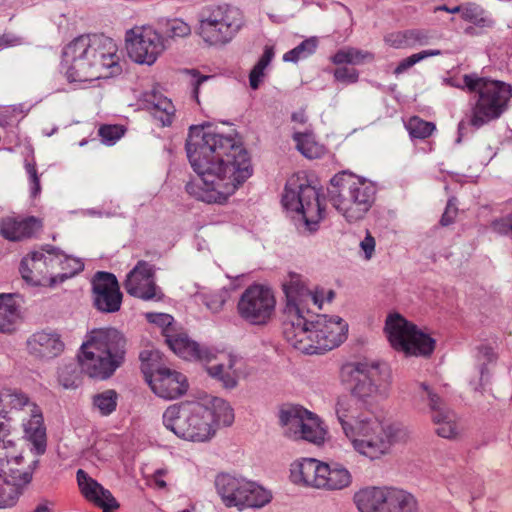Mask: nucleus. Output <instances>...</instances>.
<instances>
[{
    "mask_svg": "<svg viewBox=\"0 0 512 512\" xmlns=\"http://www.w3.org/2000/svg\"><path fill=\"white\" fill-rule=\"evenodd\" d=\"M144 106L163 126L171 125L176 109L172 101L165 97L158 88H153L143 94Z\"/></svg>",
    "mask_w": 512,
    "mask_h": 512,
    "instance_id": "obj_23",
    "label": "nucleus"
},
{
    "mask_svg": "<svg viewBox=\"0 0 512 512\" xmlns=\"http://www.w3.org/2000/svg\"><path fill=\"white\" fill-rule=\"evenodd\" d=\"M186 73L191 77V84L193 86V95H194V98L196 99V101L198 102L199 90H200L201 83L212 78V76L201 74L200 71H198L197 69H189L186 71Z\"/></svg>",
    "mask_w": 512,
    "mask_h": 512,
    "instance_id": "obj_56",
    "label": "nucleus"
},
{
    "mask_svg": "<svg viewBox=\"0 0 512 512\" xmlns=\"http://www.w3.org/2000/svg\"><path fill=\"white\" fill-rule=\"evenodd\" d=\"M464 83L470 92L478 95L470 119L471 125L477 128L500 117L512 98V86L502 81L465 76Z\"/></svg>",
    "mask_w": 512,
    "mask_h": 512,
    "instance_id": "obj_7",
    "label": "nucleus"
},
{
    "mask_svg": "<svg viewBox=\"0 0 512 512\" xmlns=\"http://www.w3.org/2000/svg\"><path fill=\"white\" fill-rule=\"evenodd\" d=\"M227 297V291L223 289H217L205 294L204 301L210 310L213 312H218L223 308Z\"/></svg>",
    "mask_w": 512,
    "mask_h": 512,
    "instance_id": "obj_50",
    "label": "nucleus"
},
{
    "mask_svg": "<svg viewBox=\"0 0 512 512\" xmlns=\"http://www.w3.org/2000/svg\"><path fill=\"white\" fill-rule=\"evenodd\" d=\"M441 54V51L439 49H429V50H423L421 52L412 54L404 59H402L398 65L394 69L395 75H400L413 67L416 63L420 62L421 60L432 57V56H438Z\"/></svg>",
    "mask_w": 512,
    "mask_h": 512,
    "instance_id": "obj_47",
    "label": "nucleus"
},
{
    "mask_svg": "<svg viewBox=\"0 0 512 512\" xmlns=\"http://www.w3.org/2000/svg\"><path fill=\"white\" fill-rule=\"evenodd\" d=\"M26 169L33 183L32 194L36 196L40 192V182L34 164H27Z\"/></svg>",
    "mask_w": 512,
    "mask_h": 512,
    "instance_id": "obj_63",
    "label": "nucleus"
},
{
    "mask_svg": "<svg viewBox=\"0 0 512 512\" xmlns=\"http://www.w3.org/2000/svg\"><path fill=\"white\" fill-rule=\"evenodd\" d=\"M77 482L85 499L101 508L103 512L119 508L120 505L112 494L82 469L77 471Z\"/></svg>",
    "mask_w": 512,
    "mask_h": 512,
    "instance_id": "obj_20",
    "label": "nucleus"
},
{
    "mask_svg": "<svg viewBox=\"0 0 512 512\" xmlns=\"http://www.w3.org/2000/svg\"><path fill=\"white\" fill-rule=\"evenodd\" d=\"M352 477L350 472L340 466L330 467L327 464V471L324 473V481L321 488L328 490H341L350 485Z\"/></svg>",
    "mask_w": 512,
    "mask_h": 512,
    "instance_id": "obj_40",
    "label": "nucleus"
},
{
    "mask_svg": "<svg viewBox=\"0 0 512 512\" xmlns=\"http://www.w3.org/2000/svg\"><path fill=\"white\" fill-rule=\"evenodd\" d=\"M406 38L408 42L412 43L410 47L424 45L428 41L427 34L421 30H406Z\"/></svg>",
    "mask_w": 512,
    "mask_h": 512,
    "instance_id": "obj_59",
    "label": "nucleus"
},
{
    "mask_svg": "<svg viewBox=\"0 0 512 512\" xmlns=\"http://www.w3.org/2000/svg\"><path fill=\"white\" fill-rule=\"evenodd\" d=\"M383 512H417V503L410 494L390 489Z\"/></svg>",
    "mask_w": 512,
    "mask_h": 512,
    "instance_id": "obj_35",
    "label": "nucleus"
},
{
    "mask_svg": "<svg viewBox=\"0 0 512 512\" xmlns=\"http://www.w3.org/2000/svg\"><path fill=\"white\" fill-rule=\"evenodd\" d=\"M127 128L121 124H101L98 128V135L106 145H112L124 136Z\"/></svg>",
    "mask_w": 512,
    "mask_h": 512,
    "instance_id": "obj_46",
    "label": "nucleus"
},
{
    "mask_svg": "<svg viewBox=\"0 0 512 512\" xmlns=\"http://www.w3.org/2000/svg\"><path fill=\"white\" fill-rule=\"evenodd\" d=\"M128 294L144 300L156 297L157 287L154 280V268L146 261H139L128 273L124 281Z\"/></svg>",
    "mask_w": 512,
    "mask_h": 512,
    "instance_id": "obj_18",
    "label": "nucleus"
},
{
    "mask_svg": "<svg viewBox=\"0 0 512 512\" xmlns=\"http://www.w3.org/2000/svg\"><path fill=\"white\" fill-rule=\"evenodd\" d=\"M53 249L46 248L27 254L21 261L22 278L35 286L50 287L55 284Z\"/></svg>",
    "mask_w": 512,
    "mask_h": 512,
    "instance_id": "obj_13",
    "label": "nucleus"
},
{
    "mask_svg": "<svg viewBox=\"0 0 512 512\" xmlns=\"http://www.w3.org/2000/svg\"><path fill=\"white\" fill-rule=\"evenodd\" d=\"M41 219L28 216H8L0 223L2 236L10 241H22L34 237L42 229Z\"/></svg>",
    "mask_w": 512,
    "mask_h": 512,
    "instance_id": "obj_21",
    "label": "nucleus"
},
{
    "mask_svg": "<svg viewBox=\"0 0 512 512\" xmlns=\"http://www.w3.org/2000/svg\"><path fill=\"white\" fill-rule=\"evenodd\" d=\"M277 299L271 287L253 283L240 295L237 303L239 317L251 325L263 326L276 315Z\"/></svg>",
    "mask_w": 512,
    "mask_h": 512,
    "instance_id": "obj_9",
    "label": "nucleus"
},
{
    "mask_svg": "<svg viewBox=\"0 0 512 512\" xmlns=\"http://www.w3.org/2000/svg\"><path fill=\"white\" fill-rule=\"evenodd\" d=\"M298 180V176H292L289 179L282 198L283 205L287 209L297 212L300 209L302 203V200H300V186L298 187V191L295 189Z\"/></svg>",
    "mask_w": 512,
    "mask_h": 512,
    "instance_id": "obj_45",
    "label": "nucleus"
},
{
    "mask_svg": "<svg viewBox=\"0 0 512 512\" xmlns=\"http://www.w3.org/2000/svg\"><path fill=\"white\" fill-rule=\"evenodd\" d=\"M21 318L20 305L13 294H0V333H12Z\"/></svg>",
    "mask_w": 512,
    "mask_h": 512,
    "instance_id": "obj_28",
    "label": "nucleus"
},
{
    "mask_svg": "<svg viewBox=\"0 0 512 512\" xmlns=\"http://www.w3.org/2000/svg\"><path fill=\"white\" fill-rule=\"evenodd\" d=\"M406 128L412 138L425 139L432 135L436 126L433 122L412 116L407 121Z\"/></svg>",
    "mask_w": 512,
    "mask_h": 512,
    "instance_id": "obj_44",
    "label": "nucleus"
},
{
    "mask_svg": "<svg viewBox=\"0 0 512 512\" xmlns=\"http://www.w3.org/2000/svg\"><path fill=\"white\" fill-rule=\"evenodd\" d=\"M300 200H302V203L298 212L302 214L306 227L313 231L323 218L324 212L319 193L314 187L301 184Z\"/></svg>",
    "mask_w": 512,
    "mask_h": 512,
    "instance_id": "obj_22",
    "label": "nucleus"
},
{
    "mask_svg": "<svg viewBox=\"0 0 512 512\" xmlns=\"http://www.w3.org/2000/svg\"><path fill=\"white\" fill-rule=\"evenodd\" d=\"M239 28L240 23L200 21L199 33L210 45H221L228 42Z\"/></svg>",
    "mask_w": 512,
    "mask_h": 512,
    "instance_id": "obj_26",
    "label": "nucleus"
},
{
    "mask_svg": "<svg viewBox=\"0 0 512 512\" xmlns=\"http://www.w3.org/2000/svg\"><path fill=\"white\" fill-rule=\"evenodd\" d=\"M70 375V370L68 369V367H66L65 369H63L60 373V381L62 382L63 386L65 388H71V387H75L76 386V383H75V379L77 378L76 376L74 377V379H70L68 376Z\"/></svg>",
    "mask_w": 512,
    "mask_h": 512,
    "instance_id": "obj_64",
    "label": "nucleus"
},
{
    "mask_svg": "<svg viewBox=\"0 0 512 512\" xmlns=\"http://www.w3.org/2000/svg\"><path fill=\"white\" fill-rule=\"evenodd\" d=\"M333 186L352 197L364 207L371 208L375 200L374 185L351 173H341L332 179Z\"/></svg>",
    "mask_w": 512,
    "mask_h": 512,
    "instance_id": "obj_19",
    "label": "nucleus"
},
{
    "mask_svg": "<svg viewBox=\"0 0 512 512\" xmlns=\"http://www.w3.org/2000/svg\"><path fill=\"white\" fill-rule=\"evenodd\" d=\"M385 42L394 48H403L411 46V42L407 41L406 31H398L388 34L385 37Z\"/></svg>",
    "mask_w": 512,
    "mask_h": 512,
    "instance_id": "obj_57",
    "label": "nucleus"
},
{
    "mask_svg": "<svg viewBox=\"0 0 512 512\" xmlns=\"http://www.w3.org/2000/svg\"><path fill=\"white\" fill-rule=\"evenodd\" d=\"M376 240L369 230H366L364 239L360 242V248L364 253V258L370 260L374 254Z\"/></svg>",
    "mask_w": 512,
    "mask_h": 512,
    "instance_id": "obj_58",
    "label": "nucleus"
},
{
    "mask_svg": "<svg viewBox=\"0 0 512 512\" xmlns=\"http://www.w3.org/2000/svg\"><path fill=\"white\" fill-rule=\"evenodd\" d=\"M391 346L406 356L427 357L435 349V340L398 313L390 314L384 328Z\"/></svg>",
    "mask_w": 512,
    "mask_h": 512,
    "instance_id": "obj_8",
    "label": "nucleus"
},
{
    "mask_svg": "<svg viewBox=\"0 0 512 512\" xmlns=\"http://www.w3.org/2000/svg\"><path fill=\"white\" fill-rule=\"evenodd\" d=\"M94 304L102 312H117L122 303V293L116 277L107 272H98L93 280Z\"/></svg>",
    "mask_w": 512,
    "mask_h": 512,
    "instance_id": "obj_16",
    "label": "nucleus"
},
{
    "mask_svg": "<svg viewBox=\"0 0 512 512\" xmlns=\"http://www.w3.org/2000/svg\"><path fill=\"white\" fill-rule=\"evenodd\" d=\"M126 341L115 328H97L88 332L78 354L81 372L90 378H110L125 359Z\"/></svg>",
    "mask_w": 512,
    "mask_h": 512,
    "instance_id": "obj_5",
    "label": "nucleus"
},
{
    "mask_svg": "<svg viewBox=\"0 0 512 512\" xmlns=\"http://www.w3.org/2000/svg\"><path fill=\"white\" fill-rule=\"evenodd\" d=\"M140 370L146 383L154 377V374L163 371L165 365L164 355L157 349L145 348L139 353Z\"/></svg>",
    "mask_w": 512,
    "mask_h": 512,
    "instance_id": "obj_33",
    "label": "nucleus"
},
{
    "mask_svg": "<svg viewBox=\"0 0 512 512\" xmlns=\"http://www.w3.org/2000/svg\"><path fill=\"white\" fill-rule=\"evenodd\" d=\"M204 362L208 373L220 381L226 387H234L238 379L245 374V362L225 352L209 350Z\"/></svg>",
    "mask_w": 512,
    "mask_h": 512,
    "instance_id": "obj_14",
    "label": "nucleus"
},
{
    "mask_svg": "<svg viewBox=\"0 0 512 512\" xmlns=\"http://www.w3.org/2000/svg\"><path fill=\"white\" fill-rule=\"evenodd\" d=\"M274 57V48L265 46L264 52L249 73V85L253 90L259 88L265 77V70Z\"/></svg>",
    "mask_w": 512,
    "mask_h": 512,
    "instance_id": "obj_42",
    "label": "nucleus"
},
{
    "mask_svg": "<svg viewBox=\"0 0 512 512\" xmlns=\"http://www.w3.org/2000/svg\"><path fill=\"white\" fill-rule=\"evenodd\" d=\"M169 347L180 357L187 360H199L204 362L210 349L202 347L197 342L191 340L186 334L178 333L167 336Z\"/></svg>",
    "mask_w": 512,
    "mask_h": 512,
    "instance_id": "obj_25",
    "label": "nucleus"
},
{
    "mask_svg": "<svg viewBox=\"0 0 512 512\" xmlns=\"http://www.w3.org/2000/svg\"><path fill=\"white\" fill-rule=\"evenodd\" d=\"M3 396L6 409H22L24 406H31L29 398L21 392L6 391Z\"/></svg>",
    "mask_w": 512,
    "mask_h": 512,
    "instance_id": "obj_52",
    "label": "nucleus"
},
{
    "mask_svg": "<svg viewBox=\"0 0 512 512\" xmlns=\"http://www.w3.org/2000/svg\"><path fill=\"white\" fill-rule=\"evenodd\" d=\"M118 47L103 35H81L66 45L62 63L70 81H92L109 76L108 69L118 65Z\"/></svg>",
    "mask_w": 512,
    "mask_h": 512,
    "instance_id": "obj_2",
    "label": "nucleus"
},
{
    "mask_svg": "<svg viewBox=\"0 0 512 512\" xmlns=\"http://www.w3.org/2000/svg\"><path fill=\"white\" fill-rule=\"evenodd\" d=\"M194 170L203 181V200L222 203L252 175L242 141L204 127H192L186 143Z\"/></svg>",
    "mask_w": 512,
    "mask_h": 512,
    "instance_id": "obj_1",
    "label": "nucleus"
},
{
    "mask_svg": "<svg viewBox=\"0 0 512 512\" xmlns=\"http://www.w3.org/2000/svg\"><path fill=\"white\" fill-rule=\"evenodd\" d=\"M217 488L227 505L262 507L270 502L271 494L263 487L230 476H222Z\"/></svg>",
    "mask_w": 512,
    "mask_h": 512,
    "instance_id": "obj_10",
    "label": "nucleus"
},
{
    "mask_svg": "<svg viewBox=\"0 0 512 512\" xmlns=\"http://www.w3.org/2000/svg\"><path fill=\"white\" fill-rule=\"evenodd\" d=\"M494 228L500 233L512 234V213L494 222Z\"/></svg>",
    "mask_w": 512,
    "mask_h": 512,
    "instance_id": "obj_62",
    "label": "nucleus"
},
{
    "mask_svg": "<svg viewBox=\"0 0 512 512\" xmlns=\"http://www.w3.org/2000/svg\"><path fill=\"white\" fill-rule=\"evenodd\" d=\"M457 214H458V209L455 207V205L449 203L446 206V209L441 217V220H440L441 225L448 226V225L452 224L455 221Z\"/></svg>",
    "mask_w": 512,
    "mask_h": 512,
    "instance_id": "obj_61",
    "label": "nucleus"
},
{
    "mask_svg": "<svg viewBox=\"0 0 512 512\" xmlns=\"http://www.w3.org/2000/svg\"><path fill=\"white\" fill-rule=\"evenodd\" d=\"M22 492L21 484H15L0 475V508L13 506Z\"/></svg>",
    "mask_w": 512,
    "mask_h": 512,
    "instance_id": "obj_43",
    "label": "nucleus"
},
{
    "mask_svg": "<svg viewBox=\"0 0 512 512\" xmlns=\"http://www.w3.org/2000/svg\"><path fill=\"white\" fill-rule=\"evenodd\" d=\"M117 394L113 390H107L94 397V405L103 415L110 414L116 408Z\"/></svg>",
    "mask_w": 512,
    "mask_h": 512,
    "instance_id": "obj_48",
    "label": "nucleus"
},
{
    "mask_svg": "<svg viewBox=\"0 0 512 512\" xmlns=\"http://www.w3.org/2000/svg\"><path fill=\"white\" fill-rule=\"evenodd\" d=\"M6 465L2 469L3 478L10 479L15 484H21L24 489L32 480V471L22 457L15 455L14 449L9 450V457L5 458Z\"/></svg>",
    "mask_w": 512,
    "mask_h": 512,
    "instance_id": "obj_27",
    "label": "nucleus"
},
{
    "mask_svg": "<svg viewBox=\"0 0 512 512\" xmlns=\"http://www.w3.org/2000/svg\"><path fill=\"white\" fill-rule=\"evenodd\" d=\"M52 249L53 256L55 257L53 260L54 264L52 266L55 274V284L62 282L83 270L84 264L80 259L68 256L58 249Z\"/></svg>",
    "mask_w": 512,
    "mask_h": 512,
    "instance_id": "obj_31",
    "label": "nucleus"
},
{
    "mask_svg": "<svg viewBox=\"0 0 512 512\" xmlns=\"http://www.w3.org/2000/svg\"><path fill=\"white\" fill-rule=\"evenodd\" d=\"M126 48L137 63L153 64L164 50L162 36L151 26H135L126 32Z\"/></svg>",
    "mask_w": 512,
    "mask_h": 512,
    "instance_id": "obj_11",
    "label": "nucleus"
},
{
    "mask_svg": "<svg viewBox=\"0 0 512 512\" xmlns=\"http://www.w3.org/2000/svg\"><path fill=\"white\" fill-rule=\"evenodd\" d=\"M334 79L338 82L353 84L359 79V72L352 67L339 66L333 71Z\"/></svg>",
    "mask_w": 512,
    "mask_h": 512,
    "instance_id": "obj_54",
    "label": "nucleus"
},
{
    "mask_svg": "<svg viewBox=\"0 0 512 512\" xmlns=\"http://www.w3.org/2000/svg\"><path fill=\"white\" fill-rule=\"evenodd\" d=\"M357 407L349 399L337 402V415L345 430H350L354 447L363 455L375 459L385 454L392 442L405 439L401 430L391 431L374 416H356Z\"/></svg>",
    "mask_w": 512,
    "mask_h": 512,
    "instance_id": "obj_6",
    "label": "nucleus"
},
{
    "mask_svg": "<svg viewBox=\"0 0 512 512\" xmlns=\"http://www.w3.org/2000/svg\"><path fill=\"white\" fill-rule=\"evenodd\" d=\"M421 387L429 399V406L433 413L432 420L437 426V435L447 439L457 438L461 433V427L455 413L447 409L444 401L433 393L428 386L422 384Z\"/></svg>",
    "mask_w": 512,
    "mask_h": 512,
    "instance_id": "obj_17",
    "label": "nucleus"
},
{
    "mask_svg": "<svg viewBox=\"0 0 512 512\" xmlns=\"http://www.w3.org/2000/svg\"><path fill=\"white\" fill-rule=\"evenodd\" d=\"M334 205L336 209L340 211L350 222L362 219L370 210L352 197L347 196L344 192H341L339 189L336 197L334 198Z\"/></svg>",
    "mask_w": 512,
    "mask_h": 512,
    "instance_id": "obj_34",
    "label": "nucleus"
},
{
    "mask_svg": "<svg viewBox=\"0 0 512 512\" xmlns=\"http://www.w3.org/2000/svg\"><path fill=\"white\" fill-rule=\"evenodd\" d=\"M293 138L299 152L308 159L320 158L326 152L325 146L317 141L312 133H295Z\"/></svg>",
    "mask_w": 512,
    "mask_h": 512,
    "instance_id": "obj_38",
    "label": "nucleus"
},
{
    "mask_svg": "<svg viewBox=\"0 0 512 512\" xmlns=\"http://www.w3.org/2000/svg\"><path fill=\"white\" fill-rule=\"evenodd\" d=\"M304 410L298 408L282 409L279 414L280 421L283 425L294 424L297 426L303 416Z\"/></svg>",
    "mask_w": 512,
    "mask_h": 512,
    "instance_id": "obj_55",
    "label": "nucleus"
},
{
    "mask_svg": "<svg viewBox=\"0 0 512 512\" xmlns=\"http://www.w3.org/2000/svg\"><path fill=\"white\" fill-rule=\"evenodd\" d=\"M9 436V426L0 421V463H2L5 458L9 457V450L14 449V442L9 439Z\"/></svg>",
    "mask_w": 512,
    "mask_h": 512,
    "instance_id": "obj_53",
    "label": "nucleus"
},
{
    "mask_svg": "<svg viewBox=\"0 0 512 512\" xmlns=\"http://www.w3.org/2000/svg\"><path fill=\"white\" fill-rule=\"evenodd\" d=\"M190 33V26L180 19H171L166 23L165 34L169 38H183L190 35Z\"/></svg>",
    "mask_w": 512,
    "mask_h": 512,
    "instance_id": "obj_49",
    "label": "nucleus"
},
{
    "mask_svg": "<svg viewBox=\"0 0 512 512\" xmlns=\"http://www.w3.org/2000/svg\"><path fill=\"white\" fill-rule=\"evenodd\" d=\"M27 349L32 355L51 358L63 351L64 344L59 335L41 331L33 334L29 338L27 341Z\"/></svg>",
    "mask_w": 512,
    "mask_h": 512,
    "instance_id": "obj_24",
    "label": "nucleus"
},
{
    "mask_svg": "<svg viewBox=\"0 0 512 512\" xmlns=\"http://www.w3.org/2000/svg\"><path fill=\"white\" fill-rule=\"evenodd\" d=\"M317 47V39L312 37L304 40L299 46L284 55L285 61H297L303 53H311Z\"/></svg>",
    "mask_w": 512,
    "mask_h": 512,
    "instance_id": "obj_51",
    "label": "nucleus"
},
{
    "mask_svg": "<svg viewBox=\"0 0 512 512\" xmlns=\"http://www.w3.org/2000/svg\"><path fill=\"white\" fill-rule=\"evenodd\" d=\"M373 54L362 51L355 47H344L337 50L331 57L330 61L337 67L355 65L363 63L365 60H372Z\"/></svg>",
    "mask_w": 512,
    "mask_h": 512,
    "instance_id": "obj_39",
    "label": "nucleus"
},
{
    "mask_svg": "<svg viewBox=\"0 0 512 512\" xmlns=\"http://www.w3.org/2000/svg\"><path fill=\"white\" fill-rule=\"evenodd\" d=\"M283 290L289 302L297 304L302 302V298L308 291L300 274L289 272L282 283Z\"/></svg>",
    "mask_w": 512,
    "mask_h": 512,
    "instance_id": "obj_41",
    "label": "nucleus"
},
{
    "mask_svg": "<svg viewBox=\"0 0 512 512\" xmlns=\"http://www.w3.org/2000/svg\"><path fill=\"white\" fill-rule=\"evenodd\" d=\"M390 489L366 488L355 494L354 500L361 512H383Z\"/></svg>",
    "mask_w": 512,
    "mask_h": 512,
    "instance_id": "obj_29",
    "label": "nucleus"
},
{
    "mask_svg": "<svg viewBox=\"0 0 512 512\" xmlns=\"http://www.w3.org/2000/svg\"><path fill=\"white\" fill-rule=\"evenodd\" d=\"M340 377L352 394L360 400L365 401L377 393V367L363 363H347L342 366Z\"/></svg>",
    "mask_w": 512,
    "mask_h": 512,
    "instance_id": "obj_12",
    "label": "nucleus"
},
{
    "mask_svg": "<svg viewBox=\"0 0 512 512\" xmlns=\"http://www.w3.org/2000/svg\"><path fill=\"white\" fill-rule=\"evenodd\" d=\"M347 324L339 317L322 316L308 323L299 308L289 307L283 323V334L295 349L317 354L338 347L346 338Z\"/></svg>",
    "mask_w": 512,
    "mask_h": 512,
    "instance_id": "obj_4",
    "label": "nucleus"
},
{
    "mask_svg": "<svg viewBox=\"0 0 512 512\" xmlns=\"http://www.w3.org/2000/svg\"><path fill=\"white\" fill-rule=\"evenodd\" d=\"M297 426L300 427L301 437L309 442L320 444L324 441L325 431L317 417L304 410Z\"/></svg>",
    "mask_w": 512,
    "mask_h": 512,
    "instance_id": "obj_36",
    "label": "nucleus"
},
{
    "mask_svg": "<svg viewBox=\"0 0 512 512\" xmlns=\"http://www.w3.org/2000/svg\"><path fill=\"white\" fill-rule=\"evenodd\" d=\"M31 418L25 424V431L38 449L45 447L46 433L43 426V416L35 404H31Z\"/></svg>",
    "mask_w": 512,
    "mask_h": 512,
    "instance_id": "obj_37",
    "label": "nucleus"
},
{
    "mask_svg": "<svg viewBox=\"0 0 512 512\" xmlns=\"http://www.w3.org/2000/svg\"><path fill=\"white\" fill-rule=\"evenodd\" d=\"M147 384L157 397L164 400H176L189 390V381L186 375L169 366L154 374Z\"/></svg>",
    "mask_w": 512,
    "mask_h": 512,
    "instance_id": "obj_15",
    "label": "nucleus"
},
{
    "mask_svg": "<svg viewBox=\"0 0 512 512\" xmlns=\"http://www.w3.org/2000/svg\"><path fill=\"white\" fill-rule=\"evenodd\" d=\"M239 12L227 2H211L203 11L201 21L240 23Z\"/></svg>",
    "mask_w": 512,
    "mask_h": 512,
    "instance_id": "obj_32",
    "label": "nucleus"
},
{
    "mask_svg": "<svg viewBox=\"0 0 512 512\" xmlns=\"http://www.w3.org/2000/svg\"><path fill=\"white\" fill-rule=\"evenodd\" d=\"M326 471L327 464L313 458L302 459L295 470L303 483L316 488L322 487Z\"/></svg>",
    "mask_w": 512,
    "mask_h": 512,
    "instance_id": "obj_30",
    "label": "nucleus"
},
{
    "mask_svg": "<svg viewBox=\"0 0 512 512\" xmlns=\"http://www.w3.org/2000/svg\"><path fill=\"white\" fill-rule=\"evenodd\" d=\"M303 300H311L315 305L321 308L325 302V291L323 289H316L313 292L308 290L302 298V301Z\"/></svg>",
    "mask_w": 512,
    "mask_h": 512,
    "instance_id": "obj_60",
    "label": "nucleus"
},
{
    "mask_svg": "<svg viewBox=\"0 0 512 512\" xmlns=\"http://www.w3.org/2000/svg\"><path fill=\"white\" fill-rule=\"evenodd\" d=\"M167 428L176 435L191 441H206L216 430V426H229L234 421V413L227 402L214 398L209 403L188 402L169 406L163 415Z\"/></svg>",
    "mask_w": 512,
    "mask_h": 512,
    "instance_id": "obj_3",
    "label": "nucleus"
}]
</instances>
